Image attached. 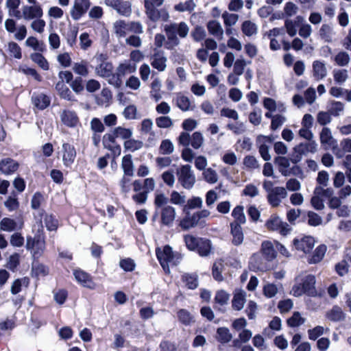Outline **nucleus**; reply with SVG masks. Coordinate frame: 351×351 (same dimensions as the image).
I'll use <instances>...</instances> for the list:
<instances>
[{
  "label": "nucleus",
  "instance_id": "1",
  "mask_svg": "<svg viewBox=\"0 0 351 351\" xmlns=\"http://www.w3.org/2000/svg\"><path fill=\"white\" fill-rule=\"evenodd\" d=\"M165 32L167 37L166 48L172 49L180 44V40L176 34L180 38L186 37L189 32V27L184 22L172 23L165 26Z\"/></svg>",
  "mask_w": 351,
  "mask_h": 351
},
{
  "label": "nucleus",
  "instance_id": "2",
  "mask_svg": "<svg viewBox=\"0 0 351 351\" xmlns=\"http://www.w3.org/2000/svg\"><path fill=\"white\" fill-rule=\"evenodd\" d=\"M176 174L178 182L184 189L189 190L194 186L196 178L191 165H181L177 169Z\"/></svg>",
  "mask_w": 351,
  "mask_h": 351
},
{
  "label": "nucleus",
  "instance_id": "3",
  "mask_svg": "<svg viewBox=\"0 0 351 351\" xmlns=\"http://www.w3.org/2000/svg\"><path fill=\"white\" fill-rule=\"evenodd\" d=\"M158 259L159 260L161 266L167 273H169V267L175 266L177 265L178 257H176L170 246L166 245L161 250L158 249L156 250Z\"/></svg>",
  "mask_w": 351,
  "mask_h": 351
},
{
  "label": "nucleus",
  "instance_id": "4",
  "mask_svg": "<svg viewBox=\"0 0 351 351\" xmlns=\"http://www.w3.org/2000/svg\"><path fill=\"white\" fill-rule=\"evenodd\" d=\"M315 277L308 274L302 278V282L295 286V293L298 295L305 294L308 296H316L317 290L315 288Z\"/></svg>",
  "mask_w": 351,
  "mask_h": 351
},
{
  "label": "nucleus",
  "instance_id": "5",
  "mask_svg": "<svg viewBox=\"0 0 351 351\" xmlns=\"http://www.w3.org/2000/svg\"><path fill=\"white\" fill-rule=\"evenodd\" d=\"M145 14L149 19L153 22H156L161 19L163 21H167L169 19V12L165 9L158 10L153 6L152 3L147 1L144 2Z\"/></svg>",
  "mask_w": 351,
  "mask_h": 351
},
{
  "label": "nucleus",
  "instance_id": "6",
  "mask_svg": "<svg viewBox=\"0 0 351 351\" xmlns=\"http://www.w3.org/2000/svg\"><path fill=\"white\" fill-rule=\"evenodd\" d=\"M179 141L184 146L191 145L194 149H198L203 143V137L201 133H182Z\"/></svg>",
  "mask_w": 351,
  "mask_h": 351
},
{
  "label": "nucleus",
  "instance_id": "7",
  "mask_svg": "<svg viewBox=\"0 0 351 351\" xmlns=\"http://www.w3.org/2000/svg\"><path fill=\"white\" fill-rule=\"evenodd\" d=\"M136 70V66L134 64H132L129 62H125L120 64L116 70L117 77L114 78V81L109 80V82L115 86H119L121 84L120 77L124 75L135 72Z\"/></svg>",
  "mask_w": 351,
  "mask_h": 351
},
{
  "label": "nucleus",
  "instance_id": "8",
  "mask_svg": "<svg viewBox=\"0 0 351 351\" xmlns=\"http://www.w3.org/2000/svg\"><path fill=\"white\" fill-rule=\"evenodd\" d=\"M90 0H75L70 14L72 19L77 21L87 12L90 6Z\"/></svg>",
  "mask_w": 351,
  "mask_h": 351
},
{
  "label": "nucleus",
  "instance_id": "9",
  "mask_svg": "<svg viewBox=\"0 0 351 351\" xmlns=\"http://www.w3.org/2000/svg\"><path fill=\"white\" fill-rule=\"evenodd\" d=\"M293 245L295 250L302 251L304 254L310 253L315 245V239L311 236H304L300 239H294Z\"/></svg>",
  "mask_w": 351,
  "mask_h": 351
},
{
  "label": "nucleus",
  "instance_id": "10",
  "mask_svg": "<svg viewBox=\"0 0 351 351\" xmlns=\"http://www.w3.org/2000/svg\"><path fill=\"white\" fill-rule=\"evenodd\" d=\"M106 5L115 10L119 14L129 16L132 12L131 5L128 1L122 0H104Z\"/></svg>",
  "mask_w": 351,
  "mask_h": 351
},
{
  "label": "nucleus",
  "instance_id": "11",
  "mask_svg": "<svg viewBox=\"0 0 351 351\" xmlns=\"http://www.w3.org/2000/svg\"><path fill=\"white\" fill-rule=\"evenodd\" d=\"M97 60H99L100 63L95 68L96 73L100 77L114 81L115 77L112 75V64L106 60H102L101 56L97 58Z\"/></svg>",
  "mask_w": 351,
  "mask_h": 351
},
{
  "label": "nucleus",
  "instance_id": "12",
  "mask_svg": "<svg viewBox=\"0 0 351 351\" xmlns=\"http://www.w3.org/2000/svg\"><path fill=\"white\" fill-rule=\"evenodd\" d=\"M167 58L162 51H157L151 56V65L160 72L164 71L167 68Z\"/></svg>",
  "mask_w": 351,
  "mask_h": 351
},
{
  "label": "nucleus",
  "instance_id": "13",
  "mask_svg": "<svg viewBox=\"0 0 351 351\" xmlns=\"http://www.w3.org/2000/svg\"><path fill=\"white\" fill-rule=\"evenodd\" d=\"M269 36L274 37L271 39V49L274 51L278 50L280 48L282 44L284 47H285V40L282 29L274 28L273 29L270 30Z\"/></svg>",
  "mask_w": 351,
  "mask_h": 351
},
{
  "label": "nucleus",
  "instance_id": "14",
  "mask_svg": "<svg viewBox=\"0 0 351 351\" xmlns=\"http://www.w3.org/2000/svg\"><path fill=\"white\" fill-rule=\"evenodd\" d=\"M267 260L260 254H254L250 258V267L255 271H265L269 269Z\"/></svg>",
  "mask_w": 351,
  "mask_h": 351
},
{
  "label": "nucleus",
  "instance_id": "15",
  "mask_svg": "<svg viewBox=\"0 0 351 351\" xmlns=\"http://www.w3.org/2000/svg\"><path fill=\"white\" fill-rule=\"evenodd\" d=\"M265 226L271 231H276L282 235H285V225L282 219L274 215L266 221Z\"/></svg>",
  "mask_w": 351,
  "mask_h": 351
},
{
  "label": "nucleus",
  "instance_id": "16",
  "mask_svg": "<svg viewBox=\"0 0 351 351\" xmlns=\"http://www.w3.org/2000/svg\"><path fill=\"white\" fill-rule=\"evenodd\" d=\"M23 18L25 20H32L41 18L43 15V8L40 5H24L22 8Z\"/></svg>",
  "mask_w": 351,
  "mask_h": 351
},
{
  "label": "nucleus",
  "instance_id": "17",
  "mask_svg": "<svg viewBox=\"0 0 351 351\" xmlns=\"http://www.w3.org/2000/svg\"><path fill=\"white\" fill-rule=\"evenodd\" d=\"M62 161L64 165L70 166L76 156V152L73 146L69 143H63L61 151Z\"/></svg>",
  "mask_w": 351,
  "mask_h": 351
},
{
  "label": "nucleus",
  "instance_id": "18",
  "mask_svg": "<svg viewBox=\"0 0 351 351\" xmlns=\"http://www.w3.org/2000/svg\"><path fill=\"white\" fill-rule=\"evenodd\" d=\"M299 134L304 138L308 140V142L305 143H300L297 145V149L304 154L311 152L313 153L316 151L317 144L315 141H311L313 137V133H299Z\"/></svg>",
  "mask_w": 351,
  "mask_h": 351
},
{
  "label": "nucleus",
  "instance_id": "19",
  "mask_svg": "<svg viewBox=\"0 0 351 351\" xmlns=\"http://www.w3.org/2000/svg\"><path fill=\"white\" fill-rule=\"evenodd\" d=\"M26 247L27 250H32L33 256L36 258L39 257L45 250V242L43 240L32 239L31 237L27 239Z\"/></svg>",
  "mask_w": 351,
  "mask_h": 351
},
{
  "label": "nucleus",
  "instance_id": "20",
  "mask_svg": "<svg viewBox=\"0 0 351 351\" xmlns=\"http://www.w3.org/2000/svg\"><path fill=\"white\" fill-rule=\"evenodd\" d=\"M161 223L167 226H171L176 218V210L171 206H164L160 212Z\"/></svg>",
  "mask_w": 351,
  "mask_h": 351
},
{
  "label": "nucleus",
  "instance_id": "21",
  "mask_svg": "<svg viewBox=\"0 0 351 351\" xmlns=\"http://www.w3.org/2000/svg\"><path fill=\"white\" fill-rule=\"evenodd\" d=\"M75 280L82 286L94 289L96 285L93 282L90 276L82 270H75L73 273Z\"/></svg>",
  "mask_w": 351,
  "mask_h": 351
},
{
  "label": "nucleus",
  "instance_id": "22",
  "mask_svg": "<svg viewBox=\"0 0 351 351\" xmlns=\"http://www.w3.org/2000/svg\"><path fill=\"white\" fill-rule=\"evenodd\" d=\"M231 235L232 237V243L234 245H240L244 240L243 229L238 223L232 222L230 223Z\"/></svg>",
  "mask_w": 351,
  "mask_h": 351
},
{
  "label": "nucleus",
  "instance_id": "23",
  "mask_svg": "<svg viewBox=\"0 0 351 351\" xmlns=\"http://www.w3.org/2000/svg\"><path fill=\"white\" fill-rule=\"evenodd\" d=\"M62 122L68 127H75L79 123V119L75 112L64 110L60 114Z\"/></svg>",
  "mask_w": 351,
  "mask_h": 351
},
{
  "label": "nucleus",
  "instance_id": "24",
  "mask_svg": "<svg viewBox=\"0 0 351 351\" xmlns=\"http://www.w3.org/2000/svg\"><path fill=\"white\" fill-rule=\"evenodd\" d=\"M285 197V189L283 187L273 189L268 195V199L273 206H278Z\"/></svg>",
  "mask_w": 351,
  "mask_h": 351
},
{
  "label": "nucleus",
  "instance_id": "25",
  "mask_svg": "<svg viewBox=\"0 0 351 351\" xmlns=\"http://www.w3.org/2000/svg\"><path fill=\"white\" fill-rule=\"evenodd\" d=\"M19 164L11 158H5L0 161V171L3 174H10L17 170Z\"/></svg>",
  "mask_w": 351,
  "mask_h": 351
},
{
  "label": "nucleus",
  "instance_id": "26",
  "mask_svg": "<svg viewBox=\"0 0 351 351\" xmlns=\"http://www.w3.org/2000/svg\"><path fill=\"white\" fill-rule=\"evenodd\" d=\"M326 317L334 322H342L346 319V313L340 306L335 305L326 313Z\"/></svg>",
  "mask_w": 351,
  "mask_h": 351
},
{
  "label": "nucleus",
  "instance_id": "27",
  "mask_svg": "<svg viewBox=\"0 0 351 351\" xmlns=\"http://www.w3.org/2000/svg\"><path fill=\"white\" fill-rule=\"evenodd\" d=\"M327 250V247L324 244L318 245L312 254L308 258L309 264H316L322 261Z\"/></svg>",
  "mask_w": 351,
  "mask_h": 351
},
{
  "label": "nucleus",
  "instance_id": "28",
  "mask_svg": "<svg viewBox=\"0 0 351 351\" xmlns=\"http://www.w3.org/2000/svg\"><path fill=\"white\" fill-rule=\"evenodd\" d=\"M23 223L18 226L16 221L9 217H4L0 221V230L4 232H12L18 229H21Z\"/></svg>",
  "mask_w": 351,
  "mask_h": 351
},
{
  "label": "nucleus",
  "instance_id": "29",
  "mask_svg": "<svg viewBox=\"0 0 351 351\" xmlns=\"http://www.w3.org/2000/svg\"><path fill=\"white\" fill-rule=\"evenodd\" d=\"M313 76L319 81L324 78L327 75V70L324 62L315 60L313 62Z\"/></svg>",
  "mask_w": 351,
  "mask_h": 351
},
{
  "label": "nucleus",
  "instance_id": "30",
  "mask_svg": "<svg viewBox=\"0 0 351 351\" xmlns=\"http://www.w3.org/2000/svg\"><path fill=\"white\" fill-rule=\"evenodd\" d=\"M175 101L176 106L182 111H189L193 109V106L190 99L182 95V93L177 94Z\"/></svg>",
  "mask_w": 351,
  "mask_h": 351
},
{
  "label": "nucleus",
  "instance_id": "31",
  "mask_svg": "<svg viewBox=\"0 0 351 351\" xmlns=\"http://www.w3.org/2000/svg\"><path fill=\"white\" fill-rule=\"evenodd\" d=\"M246 293L244 291L239 290L235 292L232 301V306L234 310L241 311L244 307L246 302Z\"/></svg>",
  "mask_w": 351,
  "mask_h": 351
},
{
  "label": "nucleus",
  "instance_id": "32",
  "mask_svg": "<svg viewBox=\"0 0 351 351\" xmlns=\"http://www.w3.org/2000/svg\"><path fill=\"white\" fill-rule=\"evenodd\" d=\"M261 251L265 258L270 261L276 258V252L274 250V245L271 242L266 241L263 242L261 245Z\"/></svg>",
  "mask_w": 351,
  "mask_h": 351
},
{
  "label": "nucleus",
  "instance_id": "33",
  "mask_svg": "<svg viewBox=\"0 0 351 351\" xmlns=\"http://www.w3.org/2000/svg\"><path fill=\"white\" fill-rule=\"evenodd\" d=\"M331 134L320 133V141L325 149H335L337 146V143L332 138Z\"/></svg>",
  "mask_w": 351,
  "mask_h": 351
},
{
  "label": "nucleus",
  "instance_id": "34",
  "mask_svg": "<svg viewBox=\"0 0 351 351\" xmlns=\"http://www.w3.org/2000/svg\"><path fill=\"white\" fill-rule=\"evenodd\" d=\"M31 60L44 71H48L49 64L47 59L39 52H34L30 55Z\"/></svg>",
  "mask_w": 351,
  "mask_h": 351
},
{
  "label": "nucleus",
  "instance_id": "35",
  "mask_svg": "<svg viewBox=\"0 0 351 351\" xmlns=\"http://www.w3.org/2000/svg\"><path fill=\"white\" fill-rule=\"evenodd\" d=\"M32 101L34 106L40 110L46 108L50 104L49 97L43 94L33 96Z\"/></svg>",
  "mask_w": 351,
  "mask_h": 351
},
{
  "label": "nucleus",
  "instance_id": "36",
  "mask_svg": "<svg viewBox=\"0 0 351 351\" xmlns=\"http://www.w3.org/2000/svg\"><path fill=\"white\" fill-rule=\"evenodd\" d=\"M114 30L117 36L124 37L130 32L129 23L122 20L117 21L114 23Z\"/></svg>",
  "mask_w": 351,
  "mask_h": 351
},
{
  "label": "nucleus",
  "instance_id": "37",
  "mask_svg": "<svg viewBox=\"0 0 351 351\" xmlns=\"http://www.w3.org/2000/svg\"><path fill=\"white\" fill-rule=\"evenodd\" d=\"M161 86V81L159 78H155L151 83L150 96L156 101H158L162 98L160 93Z\"/></svg>",
  "mask_w": 351,
  "mask_h": 351
},
{
  "label": "nucleus",
  "instance_id": "38",
  "mask_svg": "<svg viewBox=\"0 0 351 351\" xmlns=\"http://www.w3.org/2000/svg\"><path fill=\"white\" fill-rule=\"evenodd\" d=\"M121 167L124 172V175L132 176L134 174V165L131 155H126L123 157Z\"/></svg>",
  "mask_w": 351,
  "mask_h": 351
},
{
  "label": "nucleus",
  "instance_id": "39",
  "mask_svg": "<svg viewBox=\"0 0 351 351\" xmlns=\"http://www.w3.org/2000/svg\"><path fill=\"white\" fill-rule=\"evenodd\" d=\"M241 30L243 34L246 36L250 37L257 34L258 27L251 21H245L242 23Z\"/></svg>",
  "mask_w": 351,
  "mask_h": 351
},
{
  "label": "nucleus",
  "instance_id": "40",
  "mask_svg": "<svg viewBox=\"0 0 351 351\" xmlns=\"http://www.w3.org/2000/svg\"><path fill=\"white\" fill-rule=\"evenodd\" d=\"M208 32L212 35L221 39L223 35V31L221 24L216 21H210L207 25Z\"/></svg>",
  "mask_w": 351,
  "mask_h": 351
},
{
  "label": "nucleus",
  "instance_id": "41",
  "mask_svg": "<svg viewBox=\"0 0 351 351\" xmlns=\"http://www.w3.org/2000/svg\"><path fill=\"white\" fill-rule=\"evenodd\" d=\"M25 45L38 52H43L45 50L44 43L34 36L28 37L25 40Z\"/></svg>",
  "mask_w": 351,
  "mask_h": 351
},
{
  "label": "nucleus",
  "instance_id": "42",
  "mask_svg": "<svg viewBox=\"0 0 351 351\" xmlns=\"http://www.w3.org/2000/svg\"><path fill=\"white\" fill-rule=\"evenodd\" d=\"M211 250L210 241L208 239H200L198 246L195 250H197L199 254L202 256H208Z\"/></svg>",
  "mask_w": 351,
  "mask_h": 351
},
{
  "label": "nucleus",
  "instance_id": "43",
  "mask_svg": "<svg viewBox=\"0 0 351 351\" xmlns=\"http://www.w3.org/2000/svg\"><path fill=\"white\" fill-rule=\"evenodd\" d=\"M202 176L204 180L209 184H215L218 181V174L217 171L210 167L203 171Z\"/></svg>",
  "mask_w": 351,
  "mask_h": 351
},
{
  "label": "nucleus",
  "instance_id": "44",
  "mask_svg": "<svg viewBox=\"0 0 351 351\" xmlns=\"http://www.w3.org/2000/svg\"><path fill=\"white\" fill-rule=\"evenodd\" d=\"M131 176L123 175L119 181L121 192L125 197H127L131 190L132 180Z\"/></svg>",
  "mask_w": 351,
  "mask_h": 351
},
{
  "label": "nucleus",
  "instance_id": "45",
  "mask_svg": "<svg viewBox=\"0 0 351 351\" xmlns=\"http://www.w3.org/2000/svg\"><path fill=\"white\" fill-rule=\"evenodd\" d=\"M319 34L320 37L327 43L332 40V28L328 24H323L319 29Z\"/></svg>",
  "mask_w": 351,
  "mask_h": 351
},
{
  "label": "nucleus",
  "instance_id": "46",
  "mask_svg": "<svg viewBox=\"0 0 351 351\" xmlns=\"http://www.w3.org/2000/svg\"><path fill=\"white\" fill-rule=\"evenodd\" d=\"M195 8V3L193 0H186L174 5V10L180 12H191Z\"/></svg>",
  "mask_w": 351,
  "mask_h": 351
},
{
  "label": "nucleus",
  "instance_id": "47",
  "mask_svg": "<svg viewBox=\"0 0 351 351\" xmlns=\"http://www.w3.org/2000/svg\"><path fill=\"white\" fill-rule=\"evenodd\" d=\"M178 317L180 322L186 326L195 322L193 316L185 309H180L178 311Z\"/></svg>",
  "mask_w": 351,
  "mask_h": 351
},
{
  "label": "nucleus",
  "instance_id": "48",
  "mask_svg": "<svg viewBox=\"0 0 351 351\" xmlns=\"http://www.w3.org/2000/svg\"><path fill=\"white\" fill-rule=\"evenodd\" d=\"M182 280L190 289H195L198 286V279L196 274H186L183 275Z\"/></svg>",
  "mask_w": 351,
  "mask_h": 351
},
{
  "label": "nucleus",
  "instance_id": "49",
  "mask_svg": "<svg viewBox=\"0 0 351 351\" xmlns=\"http://www.w3.org/2000/svg\"><path fill=\"white\" fill-rule=\"evenodd\" d=\"M305 322V319L301 317L299 312L295 311L293 315L287 319V324L292 328L300 326Z\"/></svg>",
  "mask_w": 351,
  "mask_h": 351
},
{
  "label": "nucleus",
  "instance_id": "50",
  "mask_svg": "<svg viewBox=\"0 0 351 351\" xmlns=\"http://www.w3.org/2000/svg\"><path fill=\"white\" fill-rule=\"evenodd\" d=\"M232 215L234 219L235 223H238L239 225L245 223L246 219L243 213V207L241 206H236L232 213Z\"/></svg>",
  "mask_w": 351,
  "mask_h": 351
},
{
  "label": "nucleus",
  "instance_id": "51",
  "mask_svg": "<svg viewBox=\"0 0 351 351\" xmlns=\"http://www.w3.org/2000/svg\"><path fill=\"white\" fill-rule=\"evenodd\" d=\"M344 110V104L341 101H333L331 102L328 108L330 114L334 117H337L343 112Z\"/></svg>",
  "mask_w": 351,
  "mask_h": 351
},
{
  "label": "nucleus",
  "instance_id": "52",
  "mask_svg": "<svg viewBox=\"0 0 351 351\" xmlns=\"http://www.w3.org/2000/svg\"><path fill=\"white\" fill-rule=\"evenodd\" d=\"M56 90L58 91L60 96L67 100H72L71 97V91L68 87L62 82H58L56 86Z\"/></svg>",
  "mask_w": 351,
  "mask_h": 351
},
{
  "label": "nucleus",
  "instance_id": "53",
  "mask_svg": "<svg viewBox=\"0 0 351 351\" xmlns=\"http://www.w3.org/2000/svg\"><path fill=\"white\" fill-rule=\"evenodd\" d=\"M116 133H106L103 137V144L108 149H112L116 147Z\"/></svg>",
  "mask_w": 351,
  "mask_h": 351
},
{
  "label": "nucleus",
  "instance_id": "54",
  "mask_svg": "<svg viewBox=\"0 0 351 351\" xmlns=\"http://www.w3.org/2000/svg\"><path fill=\"white\" fill-rule=\"evenodd\" d=\"M44 221L48 230L53 231L57 230L58 221L52 215L46 214L44 217Z\"/></svg>",
  "mask_w": 351,
  "mask_h": 351
},
{
  "label": "nucleus",
  "instance_id": "55",
  "mask_svg": "<svg viewBox=\"0 0 351 351\" xmlns=\"http://www.w3.org/2000/svg\"><path fill=\"white\" fill-rule=\"evenodd\" d=\"M8 51L10 53L11 56L16 59L21 58V49L19 45L14 42H10L7 46Z\"/></svg>",
  "mask_w": 351,
  "mask_h": 351
},
{
  "label": "nucleus",
  "instance_id": "56",
  "mask_svg": "<svg viewBox=\"0 0 351 351\" xmlns=\"http://www.w3.org/2000/svg\"><path fill=\"white\" fill-rule=\"evenodd\" d=\"M350 60V56L346 51H340L335 57V61L339 66H345L348 65Z\"/></svg>",
  "mask_w": 351,
  "mask_h": 351
},
{
  "label": "nucleus",
  "instance_id": "57",
  "mask_svg": "<svg viewBox=\"0 0 351 351\" xmlns=\"http://www.w3.org/2000/svg\"><path fill=\"white\" fill-rule=\"evenodd\" d=\"M222 18L223 19L224 24L230 27L234 25L237 23L239 19V15L229 13L228 12H224L222 14Z\"/></svg>",
  "mask_w": 351,
  "mask_h": 351
},
{
  "label": "nucleus",
  "instance_id": "58",
  "mask_svg": "<svg viewBox=\"0 0 351 351\" xmlns=\"http://www.w3.org/2000/svg\"><path fill=\"white\" fill-rule=\"evenodd\" d=\"M170 202L176 205H183L186 202V196L176 191H173L170 195Z\"/></svg>",
  "mask_w": 351,
  "mask_h": 351
},
{
  "label": "nucleus",
  "instance_id": "59",
  "mask_svg": "<svg viewBox=\"0 0 351 351\" xmlns=\"http://www.w3.org/2000/svg\"><path fill=\"white\" fill-rule=\"evenodd\" d=\"M159 149L160 154L169 155L173 152L174 146L172 142L169 140H164L162 141Z\"/></svg>",
  "mask_w": 351,
  "mask_h": 351
},
{
  "label": "nucleus",
  "instance_id": "60",
  "mask_svg": "<svg viewBox=\"0 0 351 351\" xmlns=\"http://www.w3.org/2000/svg\"><path fill=\"white\" fill-rule=\"evenodd\" d=\"M218 340L222 343L229 342L232 339V335L227 328H219L217 329Z\"/></svg>",
  "mask_w": 351,
  "mask_h": 351
},
{
  "label": "nucleus",
  "instance_id": "61",
  "mask_svg": "<svg viewBox=\"0 0 351 351\" xmlns=\"http://www.w3.org/2000/svg\"><path fill=\"white\" fill-rule=\"evenodd\" d=\"M308 224L311 226H318L322 224V217L313 211H308L307 213Z\"/></svg>",
  "mask_w": 351,
  "mask_h": 351
},
{
  "label": "nucleus",
  "instance_id": "62",
  "mask_svg": "<svg viewBox=\"0 0 351 351\" xmlns=\"http://www.w3.org/2000/svg\"><path fill=\"white\" fill-rule=\"evenodd\" d=\"M199 238H197L193 235L187 234L184 236V241L187 248L190 250H195L198 246Z\"/></svg>",
  "mask_w": 351,
  "mask_h": 351
},
{
  "label": "nucleus",
  "instance_id": "63",
  "mask_svg": "<svg viewBox=\"0 0 351 351\" xmlns=\"http://www.w3.org/2000/svg\"><path fill=\"white\" fill-rule=\"evenodd\" d=\"M223 268V265L221 261H216L213 267V275L214 278L217 281L223 280L221 274Z\"/></svg>",
  "mask_w": 351,
  "mask_h": 351
},
{
  "label": "nucleus",
  "instance_id": "64",
  "mask_svg": "<svg viewBox=\"0 0 351 351\" xmlns=\"http://www.w3.org/2000/svg\"><path fill=\"white\" fill-rule=\"evenodd\" d=\"M230 299V295L223 290H219L216 293L215 301L216 303L221 306L225 305L228 303Z\"/></svg>",
  "mask_w": 351,
  "mask_h": 351
}]
</instances>
